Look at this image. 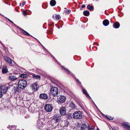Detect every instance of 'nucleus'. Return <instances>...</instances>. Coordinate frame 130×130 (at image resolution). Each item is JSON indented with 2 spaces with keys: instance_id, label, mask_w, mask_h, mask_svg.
I'll return each mask as SVG.
<instances>
[{
  "instance_id": "6",
  "label": "nucleus",
  "mask_w": 130,
  "mask_h": 130,
  "mask_svg": "<svg viewBox=\"0 0 130 130\" xmlns=\"http://www.w3.org/2000/svg\"><path fill=\"white\" fill-rule=\"evenodd\" d=\"M44 108L46 111L50 112L52 110L53 107L51 104H47L45 105Z\"/></svg>"
},
{
  "instance_id": "14",
  "label": "nucleus",
  "mask_w": 130,
  "mask_h": 130,
  "mask_svg": "<svg viewBox=\"0 0 130 130\" xmlns=\"http://www.w3.org/2000/svg\"><path fill=\"white\" fill-rule=\"evenodd\" d=\"M17 79V78L14 76H9V79L11 81H13L16 80Z\"/></svg>"
},
{
  "instance_id": "3",
  "label": "nucleus",
  "mask_w": 130,
  "mask_h": 130,
  "mask_svg": "<svg viewBox=\"0 0 130 130\" xmlns=\"http://www.w3.org/2000/svg\"><path fill=\"white\" fill-rule=\"evenodd\" d=\"M87 128L89 130H94V128L90 126L88 123H83L82 124L81 126V130H85Z\"/></svg>"
},
{
  "instance_id": "38",
  "label": "nucleus",
  "mask_w": 130,
  "mask_h": 130,
  "mask_svg": "<svg viewBox=\"0 0 130 130\" xmlns=\"http://www.w3.org/2000/svg\"><path fill=\"white\" fill-rule=\"evenodd\" d=\"M81 125H80V124L79 123V122H78L77 123V126L78 127H81Z\"/></svg>"
},
{
  "instance_id": "2",
  "label": "nucleus",
  "mask_w": 130,
  "mask_h": 130,
  "mask_svg": "<svg viewBox=\"0 0 130 130\" xmlns=\"http://www.w3.org/2000/svg\"><path fill=\"white\" fill-rule=\"evenodd\" d=\"M72 116L75 119H79L82 118V114L80 111L75 112L73 113Z\"/></svg>"
},
{
  "instance_id": "46",
  "label": "nucleus",
  "mask_w": 130,
  "mask_h": 130,
  "mask_svg": "<svg viewBox=\"0 0 130 130\" xmlns=\"http://www.w3.org/2000/svg\"><path fill=\"white\" fill-rule=\"evenodd\" d=\"M116 128H117L116 130H118V129H119L118 127H117Z\"/></svg>"
},
{
  "instance_id": "30",
  "label": "nucleus",
  "mask_w": 130,
  "mask_h": 130,
  "mask_svg": "<svg viewBox=\"0 0 130 130\" xmlns=\"http://www.w3.org/2000/svg\"><path fill=\"white\" fill-rule=\"evenodd\" d=\"M28 110L29 111L31 112V113L33 112L34 111V108L32 109L31 107H29L28 108Z\"/></svg>"
},
{
  "instance_id": "31",
  "label": "nucleus",
  "mask_w": 130,
  "mask_h": 130,
  "mask_svg": "<svg viewBox=\"0 0 130 130\" xmlns=\"http://www.w3.org/2000/svg\"><path fill=\"white\" fill-rule=\"evenodd\" d=\"M69 122L68 121H64V126L68 127L69 124Z\"/></svg>"
},
{
  "instance_id": "22",
  "label": "nucleus",
  "mask_w": 130,
  "mask_h": 130,
  "mask_svg": "<svg viewBox=\"0 0 130 130\" xmlns=\"http://www.w3.org/2000/svg\"><path fill=\"white\" fill-rule=\"evenodd\" d=\"M50 5L52 6H53L56 5V2L55 0H51L50 1Z\"/></svg>"
},
{
  "instance_id": "17",
  "label": "nucleus",
  "mask_w": 130,
  "mask_h": 130,
  "mask_svg": "<svg viewBox=\"0 0 130 130\" xmlns=\"http://www.w3.org/2000/svg\"><path fill=\"white\" fill-rule=\"evenodd\" d=\"M31 75L32 77L35 79H40V76L39 75H36L34 74H31Z\"/></svg>"
},
{
  "instance_id": "7",
  "label": "nucleus",
  "mask_w": 130,
  "mask_h": 130,
  "mask_svg": "<svg viewBox=\"0 0 130 130\" xmlns=\"http://www.w3.org/2000/svg\"><path fill=\"white\" fill-rule=\"evenodd\" d=\"M8 89V87H6L4 85L0 86V89L2 93H6Z\"/></svg>"
},
{
  "instance_id": "35",
  "label": "nucleus",
  "mask_w": 130,
  "mask_h": 130,
  "mask_svg": "<svg viewBox=\"0 0 130 130\" xmlns=\"http://www.w3.org/2000/svg\"><path fill=\"white\" fill-rule=\"evenodd\" d=\"M23 13L24 16H26L27 14L26 11H24L23 12Z\"/></svg>"
},
{
  "instance_id": "5",
  "label": "nucleus",
  "mask_w": 130,
  "mask_h": 130,
  "mask_svg": "<svg viewBox=\"0 0 130 130\" xmlns=\"http://www.w3.org/2000/svg\"><path fill=\"white\" fill-rule=\"evenodd\" d=\"M57 102L59 103H61L64 102L66 99V97L64 96L60 95L57 98Z\"/></svg>"
},
{
  "instance_id": "27",
  "label": "nucleus",
  "mask_w": 130,
  "mask_h": 130,
  "mask_svg": "<svg viewBox=\"0 0 130 130\" xmlns=\"http://www.w3.org/2000/svg\"><path fill=\"white\" fill-rule=\"evenodd\" d=\"M104 116L105 117H106V118L109 120H112L114 119L113 117H111L109 116H107L105 115H104Z\"/></svg>"
},
{
  "instance_id": "13",
  "label": "nucleus",
  "mask_w": 130,
  "mask_h": 130,
  "mask_svg": "<svg viewBox=\"0 0 130 130\" xmlns=\"http://www.w3.org/2000/svg\"><path fill=\"white\" fill-rule=\"evenodd\" d=\"M120 26V24L118 22H116L113 25V27L115 28H119Z\"/></svg>"
},
{
  "instance_id": "50",
  "label": "nucleus",
  "mask_w": 130,
  "mask_h": 130,
  "mask_svg": "<svg viewBox=\"0 0 130 130\" xmlns=\"http://www.w3.org/2000/svg\"><path fill=\"white\" fill-rule=\"evenodd\" d=\"M102 115H103L104 116V114H103L102 113ZM104 117H105V116H104Z\"/></svg>"
},
{
  "instance_id": "12",
  "label": "nucleus",
  "mask_w": 130,
  "mask_h": 130,
  "mask_svg": "<svg viewBox=\"0 0 130 130\" xmlns=\"http://www.w3.org/2000/svg\"><path fill=\"white\" fill-rule=\"evenodd\" d=\"M38 87L39 86L38 84L36 83L33 84L31 86L32 89L35 91H36L37 90Z\"/></svg>"
},
{
  "instance_id": "16",
  "label": "nucleus",
  "mask_w": 130,
  "mask_h": 130,
  "mask_svg": "<svg viewBox=\"0 0 130 130\" xmlns=\"http://www.w3.org/2000/svg\"><path fill=\"white\" fill-rule=\"evenodd\" d=\"M103 23L104 26H106L109 25V22L108 20L105 19L103 21Z\"/></svg>"
},
{
  "instance_id": "42",
  "label": "nucleus",
  "mask_w": 130,
  "mask_h": 130,
  "mask_svg": "<svg viewBox=\"0 0 130 130\" xmlns=\"http://www.w3.org/2000/svg\"><path fill=\"white\" fill-rule=\"evenodd\" d=\"M25 4V2H23L22 3V5L23 6Z\"/></svg>"
},
{
  "instance_id": "48",
  "label": "nucleus",
  "mask_w": 130,
  "mask_h": 130,
  "mask_svg": "<svg viewBox=\"0 0 130 130\" xmlns=\"http://www.w3.org/2000/svg\"><path fill=\"white\" fill-rule=\"evenodd\" d=\"M5 18L6 19H8L6 17H5Z\"/></svg>"
},
{
  "instance_id": "43",
  "label": "nucleus",
  "mask_w": 130,
  "mask_h": 130,
  "mask_svg": "<svg viewBox=\"0 0 130 130\" xmlns=\"http://www.w3.org/2000/svg\"><path fill=\"white\" fill-rule=\"evenodd\" d=\"M72 76L73 77H75V75L74 74H72Z\"/></svg>"
},
{
  "instance_id": "11",
  "label": "nucleus",
  "mask_w": 130,
  "mask_h": 130,
  "mask_svg": "<svg viewBox=\"0 0 130 130\" xmlns=\"http://www.w3.org/2000/svg\"><path fill=\"white\" fill-rule=\"evenodd\" d=\"M4 58L5 60L9 64H12V61H13V63H15V62L13 61H12V60H11L10 58L7 56H4Z\"/></svg>"
},
{
  "instance_id": "18",
  "label": "nucleus",
  "mask_w": 130,
  "mask_h": 130,
  "mask_svg": "<svg viewBox=\"0 0 130 130\" xmlns=\"http://www.w3.org/2000/svg\"><path fill=\"white\" fill-rule=\"evenodd\" d=\"M83 92L84 94L86 95L87 97L88 98H89L91 99L90 97L89 96L88 93H87V91L84 89H82Z\"/></svg>"
},
{
  "instance_id": "41",
  "label": "nucleus",
  "mask_w": 130,
  "mask_h": 130,
  "mask_svg": "<svg viewBox=\"0 0 130 130\" xmlns=\"http://www.w3.org/2000/svg\"><path fill=\"white\" fill-rule=\"evenodd\" d=\"M85 7V5H83L82 6V8H84Z\"/></svg>"
},
{
  "instance_id": "9",
  "label": "nucleus",
  "mask_w": 130,
  "mask_h": 130,
  "mask_svg": "<svg viewBox=\"0 0 130 130\" xmlns=\"http://www.w3.org/2000/svg\"><path fill=\"white\" fill-rule=\"evenodd\" d=\"M60 114L61 115L64 116L66 113V108L63 107H61L59 109Z\"/></svg>"
},
{
  "instance_id": "37",
  "label": "nucleus",
  "mask_w": 130,
  "mask_h": 130,
  "mask_svg": "<svg viewBox=\"0 0 130 130\" xmlns=\"http://www.w3.org/2000/svg\"><path fill=\"white\" fill-rule=\"evenodd\" d=\"M36 71L38 72H41V70L39 69L36 68Z\"/></svg>"
},
{
  "instance_id": "45",
  "label": "nucleus",
  "mask_w": 130,
  "mask_h": 130,
  "mask_svg": "<svg viewBox=\"0 0 130 130\" xmlns=\"http://www.w3.org/2000/svg\"><path fill=\"white\" fill-rule=\"evenodd\" d=\"M71 11V10H68V12H70Z\"/></svg>"
},
{
  "instance_id": "29",
  "label": "nucleus",
  "mask_w": 130,
  "mask_h": 130,
  "mask_svg": "<svg viewBox=\"0 0 130 130\" xmlns=\"http://www.w3.org/2000/svg\"><path fill=\"white\" fill-rule=\"evenodd\" d=\"M61 17L58 14L56 15V14L55 15V19L57 20H58L59 19H60Z\"/></svg>"
},
{
  "instance_id": "19",
  "label": "nucleus",
  "mask_w": 130,
  "mask_h": 130,
  "mask_svg": "<svg viewBox=\"0 0 130 130\" xmlns=\"http://www.w3.org/2000/svg\"><path fill=\"white\" fill-rule=\"evenodd\" d=\"M20 29L22 30V33L24 35L27 36H30V35L26 31H25L22 28H20L19 29Z\"/></svg>"
},
{
  "instance_id": "20",
  "label": "nucleus",
  "mask_w": 130,
  "mask_h": 130,
  "mask_svg": "<svg viewBox=\"0 0 130 130\" xmlns=\"http://www.w3.org/2000/svg\"><path fill=\"white\" fill-rule=\"evenodd\" d=\"M2 72L3 73H7L8 71V70L6 67H3L2 68Z\"/></svg>"
},
{
  "instance_id": "4",
  "label": "nucleus",
  "mask_w": 130,
  "mask_h": 130,
  "mask_svg": "<svg viewBox=\"0 0 130 130\" xmlns=\"http://www.w3.org/2000/svg\"><path fill=\"white\" fill-rule=\"evenodd\" d=\"M50 93L54 96H57L58 93V88L56 87L52 88L50 90Z\"/></svg>"
},
{
  "instance_id": "10",
  "label": "nucleus",
  "mask_w": 130,
  "mask_h": 130,
  "mask_svg": "<svg viewBox=\"0 0 130 130\" xmlns=\"http://www.w3.org/2000/svg\"><path fill=\"white\" fill-rule=\"evenodd\" d=\"M39 98L42 99L46 100L48 98V96L46 94L42 93L40 94Z\"/></svg>"
},
{
  "instance_id": "26",
  "label": "nucleus",
  "mask_w": 130,
  "mask_h": 130,
  "mask_svg": "<svg viewBox=\"0 0 130 130\" xmlns=\"http://www.w3.org/2000/svg\"><path fill=\"white\" fill-rule=\"evenodd\" d=\"M62 69V70L65 71L68 74H69L70 72L67 69H65L63 67H61Z\"/></svg>"
},
{
  "instance_id": "24",
  "label": "nucleus",
  "mask_w": 130,
  "mask_h": 130,
  "mask_svg": "<svg viewBox=\"0 0 130 130\" xmlns=\"http://www.w3.org/2000/svg\"><path fill=\"white\" fill-rule=\"evenodd\" d=\"M66 117L68 119H70L72 118V115L71 113L67 114L66 115Z\"/></svg>"
},
{
  "instance_id": "8",
  "label": "nucleus",
  "mask_w": 130,
  "mask_h": 130,
  "mask_svg": "<svg viewBox=\"0 0 130 130\" xmlns=\"http://www.w3.org/2000/svg\"><path fill=\"white\" fill-rule=\"evenodd\" d=\"M61 117L58 114H56L54 116L53 119L55 123L59 122L61 120Z\"/></svg>"
},
{
  "instance_id": "32",
  "label": "nucleus",
  "mask_w": 130,
  "mask_h": 130,
  "mask_svg": "<svg viewBox=\"0 0 130 130\" xmlns=\"http://www.w3.org/2000/svg\"><path fill=\"white\" fill-rule=\"evenodd\" d=\"M27 77V75L25 74H21L20 76V77L23 78H25Z\"/></svg>"
},
{
  "instance_id": "51",
  "label": "nucleus",
  "mask_w": 130,
  "mask_h": 130,
  "mask_svg": "<svg viewBox=\"0 0 130 130\" xmlns=\"http://www.w3.org/2000/svg\"><path fill=\"white\" fill-rule=\"evenodd\" d=\"M80 10H82V9L81 8H80Z\"/></svg>"
},
{
  "instance_id": "36",
  "label": "nucleus",
  "mask_w": 130,
  "mask_h": 130,
  "mask_svg": "<svg viewBox=\"0 0 130 130\" xmlns=\"http://www.w3.org/2000/svg\"><path fill=\"white\" fill-rule=\"evenodd\" d=\"M7 20L10 22L11 23H13L14 25V26H15V24L13 23V22L11 21L9 19H7Z\"/></svg>"
},
{
  "instance_id": "47",
  "label": "nucleus",
  "mask_w": 130,
  "mask_h": 130,
  "mask_svg": "<svg viewBox=\"0 0 130 130\" xmlns=\"http://www.w3.org/2000/svg\"><path fill=\"white\" fill-rule=\"evenodd\" d=\"M96 130H99V128H97Z\"/></svg>"
},
{
  "instance_id": "28",
  "label": "nucleus",
  "mask_w": 130,
  "mask_h": 130,
  "mask_svg": "<svg viewBox=\"0 0 130 130\" xmlns=\"http://www.w3.org/2000/svg\"><path fill=\"white\" fill-rule=\"evenodd\" d=\"M87 7L88 9L90 10H93V7L92 6H90L89 4L87 5Z\"/></svg>"
},
{
  "instance_id": "44",
  "label": "nucleus",
  "mask_w": 130,
  "mask_h": 130,
  "mask_svg": "<svg viewBox=\"0 0 130 130\" xmlns=\"http://www.w3.org/2000/svg\"><path fill=\"white\" fill-rule=\"evenodd\" d=\"M52 17L53 19H55V18H54V15H53L52 16Z\"/></svg>"
},
{
  "instance_id": "49",
  "label": "nucleus",
  "mask_w": 130,
  "mask_h": 130,
  "mask_svg": "<svg viewBox=\"0 0 130 130\" xmlns=\"http://www.w3.org/2000/svg\"><path fill=\"white\" fill-rule=\"evenodd\" d=\"M20 6H21V3H20Z\"/></svg>"
},
{
  "instance_id": "25",
  "label": "nucleus",
  "mask_w": 130,
  "mask_h": 130,
  "mask_svg": "<svg viewBox=\"0 0 130 130\" xmlns=\"http://www.w3.org/2000/svg\"><path fill=\"white\" fill-rule=\"evenodd\" d=\"M19 87H14L13 89L15 93H17L19 91Z\"/></svg>"
},
{
  "instance_id": "34",
  "label": "nucleus",
  "mask_w": 130,
  "mask_h": 130,
  "mask_svg": "<svg viewBox=\"0 0 130 130\" xmlns=\"http://www.w3.org/2000/svg\"><path fill=\"white\" fill-rule=\"evenodd\" d=\"M76 79V81L78 82V83H79V84L80 86H81L82 85L81 83V82L79 81V80L77 79L76 78H75Z\"/></svg>"
},
{
  "instance_id": "23",
  "label": "nucleus",
  "mask_w": 130,
  "mask_h": 130,
  "mask_svg": "<svg viewBox=\"0 0 130 130\" xmlns=\"http://www.w3.org/2000/svg\"><path fill=\"white\" fill-rule=\"evenodd\" d=\"M83 13L85 16H88L89 14V11L85 10L83 12Z\"/></svg>"
},
{
  "instance_id": "21",
  "label": "nucleus",
  "mask_w": 130,
  "mask_h": 130,
  "mask_svg": "<svg viewBox=\"0 0 130 130\" xmlns=\"http://www.w3.org/2000/svg\"><path fill=\"white\" fill-rule=\"evenodd\" d=\"M122 125L124 128L126 129L128 126V122H124L122 123Z\"/></svg>"
},
{
  "instance_id": "33",
  "label": "nucleus",
  "mask_w": 130,
  "mask_h": 130,
  "mask_svg": "<svg viewBox=\"0 0 130 130\" xmlns=\"http://www.w3.org/2000/svg\"><path fill=\"white\" fill-rule=\"evenodd\" d=\"M70 106L72 108L74 109L75 108V104L73 102H72L70 104Z\"/></svg>"
},
{
  "instance_id": "39",
  "label": "nucleus",
  "mask_w": 130,
  "mask_h": 130,
  "mask_svg": "<svg viewBox=\"0 0 130 130\" xmlns=\"http://www.w3.org/2000/svg\"><path fill=\"white\" fill-rule=\"evenodd\" d=\"M126 129H128V130H130V125H128V126L127 127Z\"/></svg>"
},
{
  "instance_id": "15",
  "label": "nucleus",
  "mask_w": 130,
  "mask_h": 130,
  "mask_svg": "<svg viewBox=\"0 0 130 130\" xmlns=\"http://www.w3.org/2000/svg\"><path fill=\"white\" fill-rule=\"evenodd\" d=\"M42 123L40 120H38L36 124V125L37 127L39 128L42 125Z\"/></svg>"
},
{
  "instance_id": "40",
  "label": "nucleus",
  "mask_w": 130,
  "mask_h": 130,
  "mask_svg": "<svg viewBox=\"0 0 130 130\" xmlns=\"http://www.w3.org/2000/svg\"><path fill=\"white\" fill-rule=\"evenodd\" d=\"M3 95L2 93L1 92H0V98H2Z\"/></svg>"
},
{
  "instance_id": "1",
  "label": "nucleus",
  "mask_w": 130,
  "mask_h": 130,
  "mask_svg": "<svg viewBox=\"0 0 130 130\" xmlns=\"http://www.w3.org/2000/svg\"><path fill=\"white\" fill-rule=\"evenodd\" d=\"M27 85L26 81L24 79L20 80L18 83L19 87L22 89H24L26 87Z\"/></svg>"
}]
</instances>
